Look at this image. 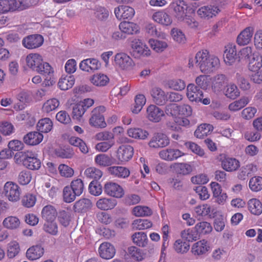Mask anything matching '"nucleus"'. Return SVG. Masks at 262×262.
<instances>
[{
	"label": "nucleus",
	"instance_id": "4c0bfd02",
	"mask_svg": "<svg viewBox=\"0 0 262 262\" xmlns=\"http://www.w3.org/2000/svg\"><path fill=\"white\" fill-rule=\"evenodd\" d=\"M53 127V121L50 118L47 117L39 120L36 125L37 130L41 134L50 132Z\"/></svg>",
	"mask_w": 262,
	"mask_h": 262
},
{
	"label": "nucleus",
	"instance_id": "39448f33",
	"mask_svg": "<svg viewBox=\"0 0 262 262\" xmlns=\"http://www.w3.org/2000/svg\"><path fill=\"white\" fill-rule=\"evenodd\" d=\"M132 54L135 58L148 57L151 55V51L146 44L141 39L135 38L130 42Z\"/></svg>",
	"mask_w": 262,
	"mask_h": 262
},
{
	"label": "nucleus",
	"instance_id": "58836bf2",
	"mask_svg": "<svg viewBox=\"0 0 262 262\" xmlns=\"http://www.w3.org/2000/svg\"><path fill=\"white\" fill-rule=\"evenodd\" d=\"M250 212L255 215H259L262 213V203L257 199H250L247 203Z\"/></svg>",
	"mask_w": 262,
	"mask_h": 262
},
{
	"label": "nucleus",
	"instance_id": "de8ad7c7",
	"mask_svg": "<svg viewBox=\"0 0 262 262\" xmlns=\"http://www.w3.org/2000/svg\"><path fill=\"white\" fill-rule=\"evenodd\" d=\"M108 77L105 74L98 73L92 76L90 81L94 85L98 86H102L106 85L109 82Z\"/></svg>",
	"mask_w": 262,
	"mask_h": 262
},
{
	"label": "nucleus",
	"instance_id": "bb28decb",
	"mask_svg": "<svg viewBox=\"0 0 262 262\" xmlns=\"http://www.w3.org/2000/svg\"><path fill=\"white\" fill-rule=\"evenodd\" d=\"M210 80L213 92L219 93L222 91L224 85L226 83L227 78L224 74H217L211 77Z\"/></svg>",
	"mask_w": 262,
	"mask_h": 262
},
{
	"label": "nucleus",
	"instance_id": "393cba45",
	"mask_svg": "<svg viewBox=\"0 0 262 262\" xmlns=\"http://www.w3.org/2000/svg\"><path fill=\"white\" fill-rule=\"evenodd\" d=\"M98 253L101 258L110 259L115 256L116 250L114 246L111 243L104 242L100 245Z\"/></svg>",
	"mask_w": 262,
	"mask_h": 262
},
{
	"label": "nucleus",
	"instance_id": "e433bc0d",
	"mask_svg": "<svg viewBox=\"0 0 262 262\" xmlns=\"http://www.w3.org/2000/svg\"><path fill=\"white\" fill-rule=\"evenodd\" d=\"M251 100V98L247 96L242 97L239 99L235 100L228 106V109L233 112H237L244 108Z\"/></svg>",
	"mask_w": 262,
	"mask_h": 262
},
{
	"label": "nucleus",
	"instance_id": "0e129e2a",
	"mask_svg": "<svg viewBox=\"0 0 262 262\" xmlns=\"http://www.w3.org/2000/svg\"><path fill=\"white\" fill-rule=\"evenodd\" d=\"M148 43L150 47L157 52H161L167 47V43L164 41L150 39Z\"/></svg>",
	"mask_w": 262,
	"mask_h": 262
},
{
	"label": "nucleus",
	"instance_id": "3c124183",
	"mask_svg": "<svg viewBox=\"0 0 262 262\" xmlns=\"http://www.w3.org/2000/svg\"><path fill=\"white\" fill-rule=\"evenodd\" d=\"M132 225L134 229L142 230L151 228L152 223L147 219H136L133 222Z\"/></svg>",
	"mask_w": 262,
	"mask_h": 262
},
{
	"label": "nucleus",
	"instance_id": "b1692460",
	"mask_svg": "<svg viewBox=\"0 0 262 262\" xmlns=\"http://www.w3.org/2000/svg\"><path fill=\"white\" fill-rule=\"evenodd\" d=\"M222 168L227 172L236 171L241 166L240 162L235 158L226 157L221 161Z\"/></svg>",
	"mask_w": 262,
	"mask_h": 262
},
{
	"label": "nucleus",
	"instance_id": "72a5a7b5",
	"mask_svg": "<svg viewBox=\"0 0 262 262\" xmlns=\"http://www.w3.org/2000/svg\"><path fill=\"white\" fill-rule=\"evenodd\" d=\"M249 69L251 72H256L262 69V56L258 52L253 53L252 57L250 58Z\"/></svg>",
	"mask_w": 262,
	"mask_h": 262
},
{
	"label": "nucleus",
	"instance_id": "f8f14e48",
	"mask_svg": "<svg viewBox=\"0 0 262 262\" xmlns=\"http://www.w3.org/2000/svg\"><path fill=\"white\" fill-rule=\"evenodd\" d=\"M169 144L170 139L166 134L162 133H157L154 134L148 145L151 148L158 149L165 147Z\"/></svg>",
	"mask_w": 262,
	"mask_h": 262
},
{
	"label": "nucleus",
	"instance_id": "f704fd0d",
	"mask_svg": "<svg viewBox=\"0 0 262 262\" xmlns=\"http://www.w3.org/2000/svg\"><path fill=\"white\" fill-rule=\"evenodd\" d=\"M211 207L210 205L203 204L195 207L193 212L196 217L203 218L206 216L211 217Z\"/></svg>",
	"mask_w": 262,
	"mask_h": 262
},
{
	"label": "nucleus",
	"instance_id": "412c9836",
	"mask_svg": "<svg viewBox=\"0 0 262 262\" xmlns=\"http://www.w3.org/2000/svg\"><path fill=\"white\" fill-rule=\"evenodd\" d=\"M186 96L190 101L199 103L203 97V92L194 84L190 83L186 88Z\"/></svg>",
	"mask_w": 262,
	"mask_h": 262
},
{
	"label": "nucleus",
	"instance_id": "680f3d73",
	"mask_svg": "<svg viewBox=\"0 0 262 262\" xmlns=\"http://www.w3.org/2000/svg\"><path fill=\"white\" fill-rule=\"evenodd\" d=\"M257 167L253 164H249L242 168L241 171L238 174V178L241 180L245 179V176L251 174L257 171Z\"/></svg>",
	"mask_w": 262,
	"mask_h": 262
},
{
	"label": "nucleus",
	"instance_id": "37998d69",
	"mask_svg": "<svg viewBox=\"0 0 262 262\" xmlns=\"http://www.w3.org/2000/svg\"><path fill=\"white\" fill-rule=\"evenodd\" d=\"M171 168L176 173L183 175L190 173L192 171V167L187 163H175L171 165Z\"/></svg>",
	"mask_w": 262,
	"mask_h": 262
},
{
	"label": "nucleus",
	"instance_id": "6ab92c4d",
	"mask_svg": "<svg viewBox=\"0 0 262 262\" xmlns=\"http://www.w3.org/2000/svg\"><path fill=\"white\" fill-rule=\"evenodd\" d=\"M147 118L151 122L158 123L165 116V112L155 105H150L146 110Z\"/></svg>",
	"mask_w": 262,
	"mask_h": 262
},
{
	"label": "nucleus",
	"instance_id": "774afa93",
	"mask_svg": "<svg viewBox=\"0 0 262 262\" xmlns=\"http://www.w3.org/2000/svg\"><path fill=\"white\" fill-rule=\"evenodd\" d=\"M84 174L87 178L97 180L101 178L102 172L99 169L92 167L86 168Z\"/></svg>",
	"mask_w": 262,
	"mask_h": 262
},
{
	"label": "nucleus",
	"instance_id": "dca6fc26",
	"mask_svg": "<svg viewBox=\"0 0 262 262\" xmlns=\"http://www.w3.org/2000/svg\"><path fill=\"white\" fill-rule=\"evenodd\" d=\"M134 148L129 145L120 146L116 152V157L121 163H124L129 161L134 155Z\"/></svg>",
	"mask_w": 262,
	"mask_h": 262
},
{
	"label": "nucleus",
	"instance_id": "864d4df0",
	"mask_svg": "<svg viewBox=\"0 0 262 262\" xmlns=\"http://www.w3.org/2000/svg\"><path fill=\"white\" fill-rule=\"evenodd\" d=\"M92 207V202L90 200L86 198L81 199L76 201L74 205L75 211H84Z\"/></svg>",
	"mask_w": 262,
	"mask_h": 262
},
{
	"label": "nucleus",
	"instance_id": "5fc2aeb1",
	"mask_svg": "<svg viewBox=\"0 0 262 262\" xmlns=\"http://www.w3.org/2000/svg\"><path fill=\"white\" fill-rule=\"evenodd\" d=\"M132 214L137 217H142L150 215L152 211L148 207L138 205L133 208Z\"/></svg>",
	"mask_w": 262,
	"mask_h": 262
},
{
	"label": "nucleus",
	"instance_id": "cd10ccee",
	"mask_svg": "<svg viewBox=\"0 0 262 262\" xmlns=\"http://www.w3.org/2000/svg\"><path fill=\"white\" fill-rule=\"evenodd\" d=\"M117 201L106 197L99 198L96 203V207L101 210H108L114 209L117 205Z\"/></svg>",
	"mask_w": 262,
	"mask_h": 262
},
{
	"label": "nucleus",
	"instance_id": "052dcab7",
	"mask_svg": "<svg viewBox=\"0 0 262 262\" xmlns=\"http://www.w3.org/2000/svg\"><path fill=\"white\" fill-rule=\"evenodd\" d=\"M168 88L175 91H182L186 86L185 82L180 79L169 80L167 82Z\"/></svg>",
	"mask_w": 262,
	"mask_h": 262
},
{
	"label": "nucleus",
	"instance_id": "a878e982",
	"mask_svg": "<svg viewBox=\"0 0 262 262\" xmlns=\"http://www.w3.org/2000/svg\"><path fill=\"white\" fill-rule=\"evenodd\" d=\"M119 29L120 31L127 35L136 34L140 32V27L137 24L131 22L123 21L119 25Z\"/></svg>",
	"mask_w": 262,
	"mask_h": 262
},
{
	"label": "nucleus",
	"instance_id": "bf43d9fd",
	"mask_svg": "<svg viewBox=\"0 0 262 262\" xmlns=\"http://www.w3.org/2000/svg\"><path fill=\"white\" fill-rule=\"evenodd\" d=\"M249 188L254 192H257L262 189V177L255 176L250 179Z\"/></svg>",
	"mask_w": 262,
	"mask_h": 262
},
{
	"label": "nucleus",
	"instance_id": "f3484780",
	"mask_svg": "<svg viewBox=\"0 0 262 262\" xmlns=\"http://www.w3.org/2000/svg\"><path fill=\"white\" fill-rule=\"evenodd\" d=\"M151 18L155 22L163 26H169L173 21L171 16L164 10L154 12Z\"/></svg>",
	"mask_w": 262,
	"mask_h": 262
},
{
	"label": "nucleus",
	"instance_id": "5701e85b",
	"mask_svg": "<svg viewBox=\"0 0 262 262\" xmlns=\"http://www.w3.org/2000/svg\"><path fill=\"white\" fill-rule=\"evenodd\" d=\"M101 67V63L96 58H88L81 61L79 64L80 69L87 72H93L99 70Z\"/></svg>",
	"mask_w": 262,
	"mask_h": 262
},
{
	"label": "nucleus",
	"instance_id": "7c9ffc66",
	"mask_svg": "<svg viewBox=\"0 0 262 262\" xmlns=\"http://www.w3.org/2000/svg\"><path fill=\"white\" fill-rule=\"evenodd\" d=\"M20 224L19 219L14 215H10L5 217L2 222L3 227L10 230L18 229L20 227Z\"/></svg>",
	"mask_w": 262,
	"mask_h": 262
},
{
	"label": "nucleus",
	"instance_id": "a19ab883",
	"mask_svg": "<svg viewBox=\"0 0 262 262\" xmlns=\"http://www.w3.org/2000/svg\"><path fill=\"white\" fill-rule=\"evenodd\" d=\"M75 83V78L73 75H62L58 82V88L63 91L71 88Z\"/></svg>",
	"mask_w": 262,
	"mask_h": 262
},
{
	"label": "nucleus",
	"instance_id": "49530a36",
	"mask_svg": "<svg viewBox=\"0 0 262 262\" xmlns=\"http://www.w3.org/2000/svg\"><path fill=\"white\" fill-rule=\"evenodd\" d=\"M146 100L144 95L138 94L135 97V103L132 107V112L137 114L142 110L143 106L145 104Z\"/></svg>",
	"mask_w": 262,
	"mask_h": 262
},
{
	"label": "nucleus",
	"instance_id": "4d7b16f0",
	"mask_svg": "<svg viewBox=\"0 0 262 262\" xmlns=\"http://www.w3.org/2000/svg\"><path fill=\"white\" fill-rule=\"evenodd\" d=\"M170 35L173 40L178 43L183 44L186 42V37L183 32L178 28L171 30Z\"/></svg>",
	"mask_w": 262,
	"mask_h": 262
},
{
	"label": "nucleus",
	"instance_id": "473e14b6",
	"mask_svg": "<svg viewBox=\"0 0 262 262\" xmlns=\"http://www.w3.org/2000/svg\"><path fill=\"white\" fill-rule=\"evenodd\" d=\"M44 249L41 246H33L27 250L26 257L30 260H35L42 257Z\"/></svg>",
	"mask_w": 262,
	"mask_h": 262
},
{
	"label": "nucleus",
	"instance_id": "20e7f679",
	"mask_svg": "<svg viewBox=\"0 0 262 262\" xmlns=\"http://www.w3.org/2000/svg\"><path fill=\"white\" fill-rule=\"evenodd\" d=\"M113 64L117 69L125 71L133 69L135 66L132 57L124 52H119L115 54Z\"/></svg>",
	"mask_w": 262,
	"mask_h": 262
},
{
	"label": "nucleus",
	"instance_id": "aec40b11",
	"mask_svg": "<svg viewBox=\"0 0 262 262\" xmlns=\"http://www.w3.org/2000/svg\"><path fill=\"white\" fill-rule=\"evenodd\" d=\"M254 35V27L249 26L243 30L238 35L236 42L239 46L248 45Z\"/></svg>",
	"mask_w": 262,
	"mask_h": 262
},
{
	"label": "nucleus",
	"instance_id": "7ed1b4c3",
	"mask_svg": "<svg viewBox=\"0 0 262 262\" xmlns=\"http://www.w3.org/2000/svg\"><path fill=\"white\" fill-rule=\"evenodd\" d=\"M16 163H21L31 170H38L41 166V162L37 158V154L32 150H26L16 153L14 156Z\"/></svg>",
	"mask_w": 262,
	"mask_h": 262
},
{
	"label": "nucleus",
	"instance_id": "9b49d317",
	"mask_svg": "<svg viewBox=\"0 0 262 262\" xmlns=\"http://www.w3.org/2000/svg\"><path fill=\"white\" fill-rule=\"evenodd\" d=\"M104 192L108 196L121 199L125 194L123 188L118 183L114 182H107L104 186Z\"/></svg>",
	"mask_w": 262,
	"mask_h": 262
},
{
	"label": "nucleus",
	"instance_id": "4be33fe9",
	"mask_svg": "<svg viewBox=\"0 0 262 262\" xmlns=\"http://www.w3.org/2000/svg\"><path fill=\"white\" fill-rule=\"evenodd\" d=\"M237 58V50L235 45L229 43L225 47L224 60L226 64L232 65Z\"/></svg>",
	"mask_w": 262,
	"mask_h": 262
},
{
	"label": "nucleus",
	"instance_id": "c03bdc74",
	"mask_svg": "<svg viewBox=\"0 0 262 262\" xmlns=\"http://www.w3.org/2000/svg\"><path fill=\"white\" fill-rule=\"evenodd\" d=\"M213 129V127L209 124H201L194 132L195 136L200 139L203 138L210 134Z\"/></svg>",
	"mask_w": 262,
	"mask_h": 262
},
{
	"label": "nucleus",
	"instance_id": "a211bd4d",
	"mask_svg": "<svg viewBox=\"0 0 262 262\" xmlns=\"http://www.w3.org/2000/svg\"><path fill=\"white\" fill-rule=\"evenodd\" d=\"M114 13L118 20L131 19L135 15V11L131 7L121 5L115 8Z\"/></svg>",
	"mask_w": 262,
	"mask_h": 262
},
{
	"label": "nucleus",
	"instance_id": "c85d7f7f",
	"mask_svg": "<svg viewBox=\"0 0 262 262\" xmlns=\"http://www.w3.org/2000/svg\"><path fill=\"white\" fill-rule=\"evenodd\" d=\"M108 172L113 177L120 179H125L130 174L129 170L121 166H113L108 168Z\"/></svg>",
	"mask_w": 262,
	"mask_h": 262
},
{
	"label": "nucleus",
	"instance_id": "69168bd1",
	"mask_svg": "<svg viewBox=\"0 0 262 262\" xmlns=\"http://www.w3.org/2000/svg\"><path fill=\"white\" fill-rule=\"evenodd\" d=\"M20 248L18 242L12 241L9 243L7 247V256L10 258L15 257L19 252Z\"/></svg>",
	"mask_w": 262,
	"mask_h": 262
},
{
	"label": "nucleus",
	"instance_id": "79ce46f5",
	"mask_svg": "<svg viewBox=\"0 0 262 262\" xmlns=\"http://www.w3.org/2000/svg\"><path fill=\"white\" fill-rule=\"evenodd\" d=\"M224 94L227 98L234 100L240 96L241 93L237 85L231 82L226 86Z\"/></svg>",
	"mask_w": 262,
	"mask_h": 262
},
{
	"label": "nucleus",
	"instance_id": "ddd939ff",
	"mask_svg": "<svg viewBox=\"0 0 262 262\" xmlns=\"http://www.w3.org/2000/svg\"><path fill=\"white\" fill-rule=\"evenodd\" d=\"M211 250L210 243L203 239L194 243L191 246V252L195 256H202L207 254Z\"/></svg>",
	"mask_w": 262,
	"mask_h": 262
},
{
	"label": "nucleus",
	"instance_id": "ea45409f",
	"mask_svg": "<svg viewBox=\"0 0 262 262\" xmlns=\"http://www.w3.org/2000/svg\"><path fill=\"white\" fill-rule=\"evenodd\" d=\"M60 101L56 98H52L46 100L42 104V111L46 114H49L55 111L59 106Z\"/></svg>",
	"mask_w": 262,
	"mask_h": 262
},
{
	"label": "nucleus",
	"instance_id": "c756f323",
	"mask_svg": "<svg viewBox=\"0 0 262 262\" xmlns=\"http://www.w3.org/2000/svg\"><path fill=\"white\" fill-rule=\"evenodd\" d=\"M43 138V135L39 132H31L24 137V141L27 145L34 146L39 144Z\"/></svg>",
	"mask_w": 262,
	"mask_h": 262
},
{
	"label": "nucleus",
	"instance_id": "8fccbe9b",
	"mask_svg": "<svg viewBox=\"0 0 262 262\" xmlns=\"http://www.w3.org/2000/svg\"><path fill=\"white\" fill-rule=\"evenodd\" d=\"M194 228L198 235H205L210 233L212 230L211 224L207 222H201L197 223Z\"/></svg>",
	"mask_w": 262,
	"mask_h": 262
},
{
	"label": "nucleus",
	"instance_id": "603ef678",
	"mask_svg": "<svg viewBox=\"0 0 262 262\" xmlns=\"http://www.w3.org/2000/svg\"><path fill=\"white\" fill-rule=\"evenodd\" d=\"M95 162L97 165L106 167L113 164V160L111 157L106 154H98L95 157Z\"/></svg>",
	"mask_w": 262,
	"mask_h": 262
},
{
	"label": "nucleus",
	"instance_id": "1a4fd4ad",
	"mask_svg": "<svg viewBox=\"0 0 262 262\" xmlns=\"http://www.w3.org/2000/svg\"><path fill=\"white\" fill-rule=\"evenodd\" d=\"M4 193L9 201L15 202L20 199L21 190L19 186L14 182H6L4 186Z\"/></svg>",
	"mask_w": 262,
	"mask_h": 262
},
{
	"label": "nucleus",
	"instance_id": "9d476101",
	"mask_svg": "<svg viewBox=\"0 0 262 262\" xmlns=\"http://www.w3.org/2000/svg\"><path fill=\"white\" fill-rule=\"evenodd\" d=\"M158 155L163 160L171 162L186 155V154L179 149L169 147L160 150Z\"/></svg>",
	"mask_w": 262,
	"mask_h": 262
},
{
	"label": "nucleus",
	"instance_id": "f257e3e1",
	"mask_svg": "<svg viewBox=\"0 0 262 262\" xmlns=\"http://www.w3.org/2000/svg\"><path fill=\"white\" fill-rule=\"evenodd\" d=\"M194 59L196 66L204 74H210L214 72L220 65L219 58L214 55H210L206 50L198 51Z\"/></svg>",
	"mask_w": 262,
	"mask_h": 262
},
{
	"label": "nucleus",
	"instance_id": "e2e57ef3",
	"mask_svg": "<svg viewBox=\"0 0 262 262\" xmlns=\"http://www.w3.org/2000/svg\"><path fill=\"white\" fill-rule=\"evenodd\" d=\"M128 252L130 256L134 260L141 261L144 258L142 250L136 246H131L128 248Z\"/></svg>",
	"mask_w": 262,
	"mask_h": 262
},
{
	"label": "nucleus",
	"instance_id": "13d9d810",
	"mask_svg": "<svg viewBox=\"0 0 262 262\" xmlns=\"http://www.w3.org/2000/svg\"><path fill=\"white\" fill-rule=\"evenodd\" d=\"M69 186L78 196L82 193L84 188L83 182L80 179L73 180Z\"/></svg>",
	"mask_w": 262,
	"mask_h": 262
},
{
	"label": "nucleus",
	"instance_id": "2eb2a0df",
	"mask_svg": "<svg viewBox=\"0 0 262 262\" xmlns=\"http://www.w3.org/2000/svg\"><path fill=\"white\" fill-rule=\"evenodd\" d=\"M43 41V37L41 35L33 34L25 37L22 40V44L28 49H34L40 47Z\"/></svg>",
	"mask_w": 262,
	"mask_h": 262
},
{
	"label": "nucleus",
	"instance_id": "4468645a",
	"mask_svg": "<svg viewBox=\"0 0 262 262\" xmlns=\"http://www.w3.org/2000/svg\"><path fill=\"white\" fill-rule=\"evenodd\" d=\"M220 12V10L217 6L209 5L199 8L196 13L201 18L208 20L216 16Z\"/></svg>",
	"mask_w": 262,
	"mask_h": 262
},
{
	"label": "nucleus",
	"instance_id": "6e6d98bb",
	"mask_svg": "<svg viewBox=\"0 0 262 262\" xmlns=\"http://www.w3.org/2000/svg\"><path fill=\"white\" fill-rule=\"evenodd\" d=\"M69 143L74 146L78 147L80 151L83 154L88 152L89 149L85 143L80 138L72 136L69 139Z\"/></svg>",
	"mask_w": 262,
	"mask_h": 262
},
{
	"label": "nucleus",
	"instance_id": "6e6552de",
	"mask_svg": "<svg viewBox=\"0 0 262 262\" xmlns=\"http://www.w3.org/2000/svg\"><path fill=\"white\" fill-rule=\"evenodd\" d=\"M169 7L173 10L176 18L179 20L183 19V16L186 14L192 13L193 10L184 1L179 0L171 3Z\"/></svg>",
	"mask_w": 262,
	"mask_h": 262
},
{
	"label": "nucleus",
	"instance_id": "09e8293b",
	"mask_svg": "<svg viewBox=\"0 0 262 262\" xmlns=\"http://www.w3.org/2000/svg\"><path fill=\"white\" fill-rule=\"evenodd\" d=\"M181 235L183 239L189 242L195 241L199 238V236L194 227L183 230L181 232Z\"/></svg>",
	"mask_w": 262,
	"mask_h": 262
},
{
	"label": "nucleus",
	"instance_id": "0eeeda50",
	"mask_svg": "<svg viewBox=\"0 0 262 262\" xmlns=\"http://www.w3.org/2000/svg\"><path fill=\"white\" fill-rule=\"evenodd\" d=\"M106 108L103 106H99L95 107L91 112V117L89 119V124L93 127L104 128L106 127L107 124L105 121L103 113Z\"/></svg>",
	"mask_w": 262,
	"mask_h": 262
},
{
	"label": "nucleus",
	"instance_id": "338daca9",
	"mask_svg": "<svg viewBox=\"0 0 262 262\" xmlns=\"http://www.w3.org/2000/svg\"><path fill=\"white\" fill-rule=\"evenodd\" d=\"M32 180L31 172L27 170L21 171L18 175L17 181L21 185L28 184Z\"/></svg>",
	"mask_w": 262,
	"mask_h": 262
},
{
	"label": "nucleus",
	"instance_id": "423d86ee",
	"mask_svg": "<svg viewBox=\"0 0 262 262\" xmlns=\"http://www.w3.org/2000/svg\"><path fill=\"white\" fill-rule=\"evenodd\" d=\"M29 5L27 0H0V14L9 11L23 10Z\"/></svg>",
	"mask_w": 262,
	"mask_h": 262
},
{
	"label": "nucleus",
	"instance_id": "2f4dec72",
	"mask_svg": "<svg viewBox=\"0 0 262 262\" xmlns=\"http://www.w3.org/2000/svg\"><path fill=\"white\" fill-rule=\"evenodd\" d=\"M151 96L154 102L158 105H162L167 100L165 92L159 87H154L150 91Z\"/></svg>",
	"mask_w": 262,
	"mask_h": 262
},
{
	"label": "nucleus",
	"instance_id": "a18cd8bd",
	"mask_svg": "<svg viewBox=\"0 0 262 262\" xmlns=\"http://www.w3.org/2000/svg\"><path fill=\"white\" fill-rule=\"evenodd\" d=\"M41 216L46 221L55 220L57 216V211L53 206L47 205L42 209Z\"/></svg>",
	"mask_w": 262,
	"mask_h": 262
},
{
	"label": "nucleus",
	"instance_id": "f03ea898",
	"mask_svg": "<svg viewBox=\"0 0 262 262\" xmlns=\"http://www.w3.org/2000/svg\"><path fill=\"white\" fill-rule=\"evenodd\" d=\"M25 61L27 67L43 76H51L54 70L51 65L43 61L42 56L36 53H30L27 55Z\"/></svg>",
	"mask_w": 262,
	"mask_h": 262
},
{
	"label": "nucleus",
	"instance_id": "c9c22d12",
	"mask_svg": "<svg viewBox=\"0 0 262 262\" xmlns=\"http://www.w3.org/2000/svg\"><path fill=\"white\" fill-rule=\"evenodd\" d=\"M133 243L136 246L144 248L147 246L148 239L146 233L144 232H136L132 235Z\"/></svg>",
	"mask_w": 262,
	"mask_h": 262
}]
</instances>
